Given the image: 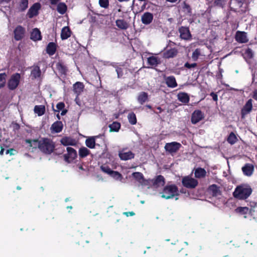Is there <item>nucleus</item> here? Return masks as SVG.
<instances>
[{
  "instance_id": "29",
  "label": "nucleus",
  "mask_w": 257,
  "mask_h": 257,
  "mask_svg": "<svg viewBox=\"0 0 257 257\" xmlns=\"http://www.w3.org/2000/svg\"><path fill=\"white\" fill-rule=\"evenodd\" d=\"M148 63L150 66H157L161 62L159 58L152 56L148 58Z\"/></svg>"
},
{
  "instance_id": "41",
  "label": "nucleus",
  "mask_w": 257,
  "mask_h": 257,
  "mask_svg": "<svg viewBox=\"0 0 257 257\" xmlns=\"http://www.w3.org/2000/svg\"><path fill=\"white\" fill-rule=\"evenodd\" d=\"M127 119L129 123L132 125H135L137 122V117L134 112H131L128 114Z\"/></svg>"
},
{
  "instance_id": "45",
  "label": "nucleus",
  "mask_w": 257,
  "mask_h": 257,
  "mask_svg": "<svg viewBox=\"0 0 257 257\" xmlns=\"http://www.w3.org/2000/svg\"><path fill=\"white\" fill-rule=\"evenodd\" d=\"M109 176L117 180H121V179L122 178V175L120 173H119L117 171H115L113 170L112 173Z\"/></svg>"
},
{
  "instance_id": "37",
  "label": "nucleus",
  "mask_w": 257,
  "mask_h": 257,
  "mask_svg": "<svg viewBox=\"0 0 257 257\" xmlns=\"http://www.w3.org/2000/svg\"><path fill=\"white\" fill-rule=\"evenodd\" d=\"M210 192H211L212 195L214 196H218L220 195L221 193L219 187L214 184L210 186Z\"/></svg>"
},
{
  "instance_id": "14",
  "label": "nucleus",
  "mask_w": 257,
  "mask_h": 257,
  "mask_svg": "<svg viewBox=\"0 0 257 257\" xmlns=\"http://www.w3.org/2000/svg\"><path fill=\"white\" fill-rule=\"evenodd\" d=\"M178 52V50L176 48H171L163 53V57L165 59L174 58L177 56Z\"/></svg>"
},
{
  "instance_id": "20",
  "label": "nucleus",
  "mask_w": 257,
  "mask_h": 257,
  "mask_svg": "<svg viewBox=\"0 0 257 257\" xmlns=\"http://www.w3.org/2000/svg\"><path fill=\"white\" fill-rule=\"evenodd\" d=\"M25 142L28 144H29V147H32L33 149L38 148L40 150V143L41 142V139L40 140L39 139H26L25 140Z\"/></svg>"
},
{
  "instance_id": "44",
  "label": "nucleus",
  "mask_w": 257,
  "mask_h": 257,
  "mask_svg": "<svg viewBox=\"0 0 257 257\" xmlns=\"http://www.w3.org/2000/svg\"><path fill=\"white\" fill-rule=\"evenodd\" d=\"M237 139L233 133H231L227 139V141L230 144H234L236 142Z\"/></svg>"
},
{
  "instance_id": "11",
  "label": "nucleus",
  "mask_w": 257,
  "mask_h": 257,
  "mask_svg": "<svg viewBox=\"0 0 257 257\" xmlns=\"http://www.w3.org/2000/svg\"><path fill=\"white\" fill-rule=\"evenodd\" d=\"M203 118V115L201 110H197L194 111L191 116V122L196 124Z\"/></svg>"
},
{
  "instance_id": "35",
  "label": "nucleus",
  "mask_w": 257,
  "mask_h": 257,
  "mask_svg": "<svg viewBox=\"0 0 257 257\" xmlns=\"http://www.w3.org/2000/svg\"><path fill=\"white\" fill-rule=\"evenodd\" d=\"M165 184V178L161 175L157 176L153 182V185L157 186H164Z\"/></svg>"
},
{
  "instance_id": "53",
  "label": "nucleus",
  "mask_w": 257,
  "mask_h": 257,
  "mask_svg": "<svg viewBox=\"0 0 257 257\" xmlns=\"http://www.w3.org/2000/svg\"><path fill=\"white\" fill-rule=\"evenodd\" d=\"M64 107L65 104L63 102H60L58 103L56 105V108L59 110L63 109Z\"/></svg>"
},
{
  "instance_id": "34",
  "label": "nucleus",
  "mask_w": 257,
  "mask_h": 257,
  "mask_svg": "<svg viewBox=\"0 0 257 257\" xmlns=\"http://www.w3.org/2000/svg\"><path fill=\"white\" fill-rule=\"evenodd\" d=\"M97 136L92 137L87 139L85 141L86 146L90 149H94L95 146V138Z\"/></svg>"
},
{
  "instance_id": "8",
  "label": "nucleus",
  "mask_w": 257,
  "mask_h": 257,
  "mask_svg": "<svg viewBox=\"0 0 257 257\" xmlns=\"http://www.w3.org/2000/svg\"><path fill=\"white\" fill-rule=\"evenodd\" d=\"M181 146L182 145L180 143L176 142H173L171 143H166L164 148L167 152H169L171 154H173L177 152Z\"/></svg>"
},
{
  "instance_id": "60",
  "label": "nucleus",
  "mask_w": 257,
  "mask_h": 257,
  "mask_svg": "<svg viewBox=\"0 0 257 257\" xmlns=\"http://www.w3.org/2000/svg\"><path fill=\"white\" fill-rule=\"evenodd\" d=\"M157 109L159 110V112L154 111L155 113L158 114L159 113H161L163 111V109L160 106L157 107Z\"/></svg>"
},
{
  "instance_id": "19",
  "label": "nucleus",
  "mask_w": 257,
  "mask_h": 257,
  "mask_svg": "<svg viewBox=\"0 0 257 257\" xmlns=\"http://www.w3.org/2000/svg\"><path fill=\"white\" fill-rule=\"evenodd\" d=\"M165 82L168 87L170 88H175L178 84L175 77L174 76H169L165 77Z\"/></svg>"
},
{
  "instance_id": "38",
  "label": "nucleus",
  "mask_w": 257,
  "mask_h": 257,
  "mask_svg": "<svg viewBox=\"0 0 257 257\" xmlns=\"http://www.w3.org/2000/svg\"><path fill=\"white\" fill-rule=\"evenodd\" d=\"M132 175L137 181L141 184L145 180L143 174L141 172H134L133 173Z\"/></svg>"
},
{
  "instance_id": "12",
  "label": "nucleus",
  "mask_w": 257,
  "mask_h": 257,
  "mask_svg": "<svg viewBox=\"0 0 257 257\" xmlns=\"http://www.w3.org/2000/svg\"><path fill=\"white\" fill-rule=\"evenodd\" d=\"M153 18L154 16L153 14L150 12H145L142 16L141 21L143 24L149 25L152 22Z\"/></svg>"
},
{
  "instance_id": "64",
  "label": "nucleus",
  "mask_w": 257,
  "mask_h": 257,
  "mask_svg": "<svg viewBox=\"0 0 257 257\" xmlns=\"http://www.w3.org/2000/svg\"><path fill=\"white\" fill-rule=\"evenodd\" d=\"M147 108H148L149 109H152V107L151 105L150 104H147L146 105V106Z\"/></svg>"
},
{
  "instance_id": "23",
  "label": "nucleus",
  "mask_w": 257,
  "mask_h": 257,
  "mask_svg": "<svg viewBox=\"0 0 257 257\" xmlns=\"http://www.w3.org/2000/svg\"><path fill=\"white\" fill-rule=\"evenodd\" d=\"M84 85L82 82H77L73 85V91L77 95H80L83 92Z\"/></svg>"
},
{
  "instance_id": "39",
  "label": "nucleus",
  "mask_w": 257,
  "mask_h": 257,
  "mask_svg": "<svg viewBox=\"0 0 257 257\" xmlns=\"http://www.w3.org/2000/svg\"><path fill=\"white\" fill-rule=\"evenodd\" d=\"M121 126V124L117 121H114L109 125L110 132H117L119 131Z\"/></svg>"
},
{
  "instance_id": "13",
  "label": "nucleus",
  "mask_w": 257,
  "mask_h": 257,
  "mask_svg": "<svg viewBox=\"0 0 257 257\" xmlns=\"http://www.w3.org/2000/svg\"><path fill=\"white\" fill-rule=\"evenodd\" d=\"M235 40L240 43H246L248 41L246 33L244 32L237 31L235 35Z\"/></svg>"
},
{
  "instance_id": "52",
  "label": "nucleus",
  "mask_w": 257,
  "mask_h": 257,
  "mask_svg": "<svg viewBox=\"0 0 257 257\" xmlns=\"http://www.w3.org/2000/svg\"><path fill=\"white\" fill-rule=\"evenodd\" d=\"M184 66L188 69H191L192 68H194L197 66V64L196 63H193L192 64H190L189 62H186Z\"/></svg>"
},
{
  "instance_id": "62",
  "label": "nucleus",
  "mask_w": 257,
  "mask_h": 257,
  "mask_svg": "<svg viewBox=\"0 0 257 257\" xmlns=\"http://www.w3.org/2000/svg\"><path fill=\"white\" fill-rule=\"evenodd\" d=\"M11 0H0V3H3V2H6L7 3H9L11 2Z\"/></svg>"
},
{
  "instance_id": "2",
  "label": "nucleus",
  "mask_w": 257,
  "mask_h": 257,
  "mask_svg": "<svg viewBox=\"0 0 257 257\" xmlns=\"http://www.w3.org/2000/svg\"><path fill=\"white\" fill-rule=\"evenodd\" d=\"M161 194V197L166 199H171L179 195L178 188L175 184L167 185L165 186Z\"/></svg>"
},
{
  "instance_id": "3",
  "label": "nucleus",
  "mask_w": 257,
  "mask_h": 257,
  "mask_svg": "<svg viewBox=\"0 0 257 257\" xmlns=\"http://www.w3.org/2000/svg\"><path fill=\"white\" fill-rule=\"evenodd\" d=\"M54 143L50 139L47 138H41L40 146V150L43 153L47 155L51 154L55 149Z\"/></svg>"
},
{
  "instance_id": "56",
  "label": "nucleus",
  "mask_w": 257,
  "mask_h": 257,
  "mask_svg": "<svg viewBox=\"0 0 257 257\" xmlns=\"http://www.w3.org/2000/svg\"><path fill=\"white\" fill-rule=\"evenodd\" d=\"M15 151L14 149H10L6 151V154H10V155H14L13 152Z\"/></svg>"
},
{
  "instance_id": "36",
  "label": "nucleus",
  "mask_w": 257,
  "mask_h": 257,
  "mask_svg": "<svg viewBox=\"0 0 257 257\" xmlns=\"http://www.w3.org/2000/svg\"><path fill=\"white\" fill-rule=\"evenodd\" d=\"M67 10V5L64 3L61 2L58 4L57 11L59 14L61 15L64 14L66 12Z\"/></svg>"
},
{
  "instance_id": "49",
  "label": "nucleus",
  "mask_w": 257,
  "mask_h": 257,
  "mask_svg": "<svg viewBox=\"0 0 257 257\" xmlns=\"http://www.w3.org/2000/svg\"><path fill=\"white\" fill-rule=\"evenodd\" d=\"M115 71L117 74V77L118 78L122 77L123 75V69L120 67L115 66Z\"/></svg>"
},
{
  "instance_id": "63",
  "label": "nucleus",
  "mask_w": 257,
  "mask_h": 257,
  "mask_svg": "<svg viewBox=\"0 0 257 257\" xmlns=\"http://www.w3.org/2000/svg\"><path fill=\"white\" fill-rule=\"evenodd\" d=\"M4 148H3L2 147H1V151H0V155H3V154H4Z\"/></svg>"
},
{
  "instance_id": "42",
  "label": "nucleus",
  "mask_w": 257,
  "mask_h": 257,
  "mask_svg": "<svg viewBox=\"0 0 257 257\" xmlns=\"http://www.w3.org/2000/svg\"><path fill=\"white\" fill-rule=\"evenodd\" d=\"M28 7V0H20L19 9L20 11H25Z\"/></svg>"
},
{
  "instance_id": "1",
  "label": "nucleus",
  "mask_w": 257,
  "mask_h": 257,
  "mask_svg": "<svg viewBox=\"0 0 257 257\" xmlns=\"http://www.w3.org/2000/svg\"><path fill=\"white\" fill-rule=\"evenodd\" d=\"M252 192V189L247 184H241L236 187L233 193V196L239 200H244L248 198Z\"/></svg>"
},
{
  "instance_id": "7",
  "label": "nucleus",
  "mask_w": 257,
  "mask_h": 257,
  "mask_svg": "<svg viewBox=\"0 0 257 257\" xmlns=\"http://www.w3.org/2000/svg\"><path fill=\"white\" fill-rule=\"evenodd\" d=\"M14 38L16 41L22 40L25 36L26 29L21 25H18L14 30Z\"/></svg>"
},
{
  "instance_id": "47",
  "label": "nucleus",
  "mask_w": 257,
  "mask_h": 257,
  "mask_svg": "<svg viewBox=\"0 0 257 257\" xmlns=\"http://www.w3.org/2000/svg\"><path fill=\"white\" fill-rule=\"evenodd\" d=\"M184 12L187 15L190 16L192 13V9L190 6L186 3H184V6L183 7Z\"/></svg>"
},
{
  "instance_id": "25",
  "label": "nucleus",
  "mask_w": 257,
  "mask_h": 257,
  "mask_svg": "<svg viewBox=\"0 0 257 257\" xmlns=\"http://www.w3.org/2000/svg\"><path fill=\"white\" fill-rule=\"evenodd\" d=\"M31 75L33 79L39 78L41 75V71L39 66H34L31 72Z\"/></svg>"
},
{
  "instance_id": "33",
  "label": "nucleus",
  "mask_w": 257,
  "mask_h": 257,
  "mask_svg": "<svg viewBox=\"0 0 257 257\" xmlns=\"http://www.w3.org/2000/svg\"><path fill=\"white\" fill-rule=\"evenodd\" d=\"M34 111L38 116H42L45 113V107L43 105H36L34 107Z\"/></svg>"
},
{
  "instance_id": "31",
  "label": "nucleus",
  "mask_w": 257,
  "mask_h": 257,
  "mask_svg": "<svg viewBox=\"0 0 257 257\" xmlns=\"http://www.w3.org/2000/svg\"><path fill=\"white\" fill-rule=\"evenodd\" d=\"M148 100V94L146 92H141L138 97V101L141 104H143Z\"/></svg>"
},
{
  "instance_id": "43",
  "label": "nucleus",
  "mask_w": 257,
  "mask_h": 257,
  "mask_svg": "<svg viewBox=\"0 0 257 257\" xmlns=\"http://www.w3.org/2000/svg\"><path fill=\"white\" fill-rule=\"evenodd\" d=\"M100 170L103 172H104V173L107 174L109 175H110L113 171V170H112L108 166L106 165H101L100 166Z\"/></svg>"
},
{
  "instance_id": "50",
  "label": "nucleus",
  "mask_w": 257,
  "mask_h": 257,
  "mask_svg": "<svg viewBox=\"0 0 257 257\" xmlns=\"http://www.w3.org/2000/svg\"><path fill=\"white\" fill-rule=\"evenodd\" d=\"M99 4L100 6L103 8L106 9L109 6L108 0H99Z\"/></svg>"
},
{
  "instance_id": "40",
  "label": "nucleus",
  "mask_w": 257,
  "mask_h": 257,
  "mask_svg": "<svg viewBox=\"0 0 257 257\" xmlns=\"http://www.w3.org/2000/svg\"><path fill=\"white\" fill-rule=\"evenodd\" d=\"M242 170L244 175L250 176L252 174L253 168L251 165H246L242 168Z\"/></svg>"
},
{
  "instance_id": "26",
  "label": "nucleus",
  "mask_w": 257,
  "mask_h": 257,
  "mask_svg": "<svg viewBox=\"0 0 257 257\" xmlns=\"http://www.w3.org/2000/svg\"><path fill=\"white\" fill-rule=\"evenodd\" d=\"M194 176L196 178H203L205 177L206 175V171L203 168L198 167L194 169Z\"/></svg>"
},
{
  "instance_id": "59",
  "label": "nucleus",
  "mask_w": 257,
  "mask_h": 257,
  "mask_svg": "<svg viewBox=\"0 0 257 257\" xmlns=\"http://www.w3.org/2000/svg\"><path fill=\"white\" fill-rule=\"evenodd\" d=\"M252 97L254 99L257 100V89L253 91Z\"/></svg>"
},
{
  "instance_id": "58",
  "label": "nucleus",
  "mask_w": 257,
  "mask_h": 257,
  "mask_svg": "<svg viewBox=\"0 0 257 257\" xmlns=\"http://www.w3.org/2000/svg\"><path fill=\"white\" fill-rule=\"evenodd\" d=\"M60 0H50V4L52 5H55L57 4L59 1Z\"/></svg>"
},
{
  "instance_id": "54",
  "label": "nucleus",
  "mask_w": 257,
  "mask_h": 257,
  "mask_svg": "<svg viewBox=\"0 0 257 257\" xmlns=\"http://www.w3.org/2000/svg\"><path fill=\"white\" fill-rule=\"evenodd\" d=\"M245 54L249 57H251L252 56V50L250 49H247L245 52Z\"/></svg>"
},
{
  "instance_id": "32",
  "label": "nucleus",
  "mask_w": 257,
  "mask_h": 257,
  "mask_svg": "<svg viewBox=\"0 0 257 257\" xmlns=\"http://www.w3.org/2000/svg\"><path fill=\"white\" fill-rule=\"evenodd\" d=\"M78 154L80 158H84L90 154V151L87 148L82 147L79 149Z\"/></svg>"
},
{
  "instance_id": "27",
  "label": "nucleus",
  "mask_w": 257,
  "mask_h": 257,
  "mask_svg": "<svg viewBox=\"0 0 257 257\" xmlns=\"http://www.w3.org/2000/svg\"><path fill=\"white\" fill-rule=\"evenodd\" d=\"M116 26L121 30H126L128 27V24L123 19H118L115 21Z\"/></svg>"
},
{
  "instance_id": "5",
  "label": "nucleus",
  "mask_w": 257,
  "mask_h": 257,
  "mask_svg": "<svg viewBox=\"0 0 257 257\" xmlns=\"http://www.w3.org/2000/svg\"><path fill=\"white\" fill-rule=\"evenodd\" d=\"M21 75L19 73H16L13 74L8 82V87L10 90H15L20 83Z\"/></svg>"
},
{
  "instance_id": "15",
  "label": "nucleus",
  "mask_w": 257,
  "mask_h": 257,
  "mask_svg": "<svg viewBox=\"0 0 257 257\" xmlns=\"http://www.w3.org/2000/svg\"><path fill=\"white\" fill-rule=\"evenodd\" d=\"M252 100L249 99L245 103L244 106L243 107L241 110V115L242 117H244L247 114L249 113L252 110Z\"/></svg>"
},
{
  "instance_id": "51",
  "label": "nucleus",
  "mask_w": 257,
  "mask_h": 257,
  "mask_svg": "<svg viewBox=\"0 0 257 257\" xmlns=\"http://www.w3.org/2000/svg\"><path fill=\"white\" fill-rule=\"evenodd\" d=\"M199 55L200 51L198 49H196L192 53L193 59L195 60H197Z\"/></svg>"
},
{
  "instance_id": "48",
  "label": "nucleus",
  "mask_w": 257,
  "mask_h": 257,
  "mask_svg": "<svg viewBox=\"0 0 257 257\" xmlns=\"http://www.w3.org/2000/svg\"><path fill=\"white\" fill-rule=\"evenodd\" d=\"M235 211L236 212L243 214H246L249 211V209H248V208H247L246 207H239L235 209Z\"/></svg>"
},
{
  "instance_id": "10",
  "label": "nucleus",
  "mask_w": 257,
  "mask_h": 257,
  "mask_svg": "<svg viewBox=\"0 0 257 257\" xmlns=\"http://www.w3.org/2000/svg\"><path fill=\"white\" fill-rule=\"evenodd\" d=\"M179 32L182 39L188 40L191 39V34L188 28L182 26L179 28Z\"/></svg>"
},
{
  "instance_id": "57",
  "label": "nucleus",
  "mask_w": 257,
  "mask_h": 257,
  "mask_svg": "<svg viewBox=\"0 0 257 257\" xmlns=\"http://www.w3.org/2000/svg\"><path fill=\"white\" fill-rule=\"evenodd\" d=\"M210 95L212 96V99L215 101H216L217 100V95L214 93H211L210 94Z\"/></svg>"
},
{
  "instance_id": "55",
  "label": "nucleus",
  "mask_w": 257,
  "mask_h": 257,
  "mask_svg": "<svg viewBox=\"0 0 257 257\" xmlns=\"http://www.w3.org/2000/svg\"><path fill=\"white\" fill-rule=\"evenodd\" d=\"M123 214L126 216L128 217L129 216H134L135 215V213L133 211H129V212H125L123 213Z\"/></svg>"
},
{
  "instance_id": "22",
  "label": "nucleus",
  "mask_w": 257,
  "mask_h": 257,
  "mask_svg": "<svg viewBox=\"0 0 257 257\" xmlns=\"http://www.w3.org/2000/svg\"><path fill=\"white\" fill-rule=\"evenodd\" d=\"M30 38L34 41L42 40V36L40 31L38 28L34 29L31 34Z\"/></svg>"
},
{
  "instance_id": "17",
  "label": "nucleus",
  "mask_w": 257,
  "mask_h": 257,
  "mask_svg": "<svg viewBox=\"0 0 257 257\" xmlns=\"http://www.w3.org/2000/svg\"><path fill=\"white\" fill-rule=\"evenodd\" d=\"M57 48V45L54 42H50L48 44L46 48V53L49 56H52L55 54L56 52Z\"/></svg>"
},
{
  "instance_id": "61",
  "label": "nucleus",
  "mask_w": 257,
  "mask_h": 257,
  "mask_svg": "<svg viewBox=\"0 0 257 257\" xmlns=\"http://www.w3.org/2000/svg\"><path fill=\"white\" fill-rule=\"evenodd\" d=\"M67 110L66 109H62V111L61 113V115H64L66 114V113H67Z\"/></svg>"
},
{
  "instance_id": "21",
  "label": "nucleus",
  "mask_w": 257,
  "mask_h": 257,
  "mask_svg": "<svg viewBox=\"0 0 257 257\" xmlns=\"http://www.w3.org/2000/svg\"><path fill=\"white\" fill-rule=\"evenodd\" d=\"M72 32L69 27L66 26L62 29L61 38L62 40H66L71 36Z\"/></svg>"
},
{
  "instance_id": "28",
  "label": "nucleus",
  "mask_w": 257,
  "mask_h": 257,
  "mask_svg": "<svg viewBox=\"0 0 257 257\" xmlns=\"http://www.w3.org/2000/svg\"><path fill=\"white\" fill-rule=\"evenodd\" d=\"M56 69L61 75H66L67 72L68 71L67 67L62 62H60L56 64Z\"/></svg>"
},
{
  "instance_id": "6",
  "label": "nucleus",
  "mask_w": 257,
  "mask_h": 257,
  "mask_svg": "<svg viewBox=\"0 0 257 257\" xmlns=\"http://www.w3.org/2000/svg\"><path fill=\"white\" fill-rule=\"evenodd\" d=\"M66 150L67 153L63 155L64 160L67 163H71L77 158V152L74 148L69 147Z\"/></svg>"
},
{
  "instance_id": "9",
  "label": "nucleus",
  "mask_w": 257,
  "mask_h": 257,
  "mask_svg": "<svg viewBox=\"0 0 257 257\" xmlns=\"http://www.w3.org/2000/svg\"><path fill=\"white\" fill-rule=\"evenodd\" d=\"M41 9V4L39 3H35L30 7L27 13L28 17L31 19L39 14V10Z\"/></svg>"
},
{
  "instance_id": "16",
  "label": "nucleus",
  "mask_w": 257,
  "mask_h": 257,
  "mask_svg": "<svg viewBox=\"0 0 257 257\" xmlns=\"http://www.w3.org/2000/svg\"><path fill=\"white\" fill-rule=\"evenodd\" d=\"M119 157L120 160L126 161L134 158L135 154L131 151L128 152L121 151L119 153Z\"/></svg>"
},
{
  "instance_id": "30",
  "label": "nucleus",
  "mask_w": 257,
  "mask_h": 257,
  "mask_svg": "<svg viewBox=\"0 0 257 257\" xmlns=\"http://www.w3.org/2000/svg\"><path fill=\"white\" fill-rule=\"evenodd\" d=\"M178 99L181 102L186 104L189 101V96L187 93L180 92L178 94Z\"/></svg>"
},
{
  "instance_id": "46",
  "label": "nucleus",
  "mask_w": 257,
  "mask_h": 257,
  "mask_svg": "<svg viewBox=\"0 0 257 257\" xmlns=\"http://www.w3.org/2000/svg\"><path fill=\"white\" fill-rule=\"evenodd\" d=\"M7 75L5 73H0V88L5 86Z\"/></svg>"
},
{
  "instance_id": "18",
  "label": "nucleus",
  "mask_w": 257,
  "mask_h": 257,
  "mask_svg": "<svg viewBox=\"0 0 257 257\" xmlns=\"http://www.w3.org/2000/svg\"><path fill=\"white\" fill-rule=\"evenodd\" d=\"M60 143H61V144L65 146H74L76 145V142L74 139H72L70 137H64L62 138L60 140Z\"/></svg>"
},
{
  "instance_id": "24",
  "label": "nucleus",
  "mask_w": 257,
  "mask_h": 257,
  "mask_svg": "<svg viewBox=\"0 0 257 257\" xmlns=\"http://www.w3.org/2000/svg\"><path fill=\"white\" fill-rule=\"evenodd\" d=\"M63 123L61 121H56L51 125V128L53 132L58 133L61 132L63 129Z\"/></svg>"
},
{
  "instance_id": "4",
  "label": "nucleus",
  "mask_w": 257,
  "mask_h": 257,
  "mask_svg": "<svg viewBox=\"0 0 257 257\" xmlns=\"http://www.w3.org/2000/svg\"><path fill=\"white\" fill-rule=\"evenodd\" d=\"M182 184L183 186L188 189H194L198 184V181L190 177V176H186L182 179Z\"/></svg>"
}]
</instances>
